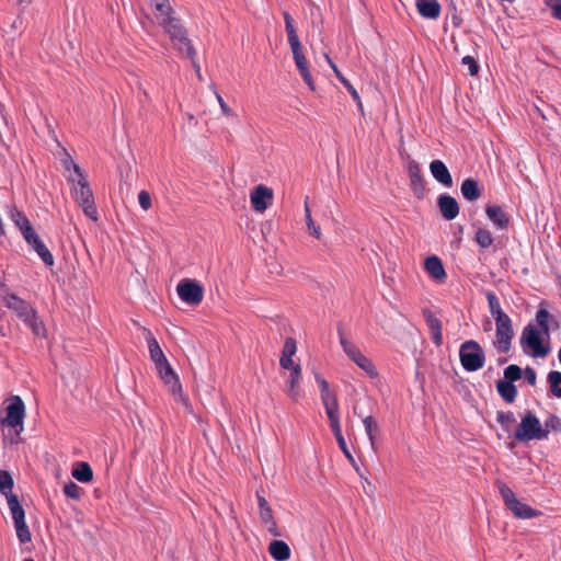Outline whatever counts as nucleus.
Segmentation results:
<instances>
[{
    "label": "nucleus",
    "mask_w": 561,
    "mask_h": 561,
    "mask_svg": "<svg viewBox=\"0 0 561 561\" xmlns=\"http://www.w3.org/2000/svg\"><path fill=\"white\" fill-rule=\"evenodd\" d=\"M550 321L556 323V328L559 327L558 321L549 313V311L540 307L536 312V322L540 327L543 334L549 336ZM520 344L526 351L529 348L531 356L545 357L549 347L543 346L541 332L537 330L531 323L527 324L520 336Z\"/></svg>",
    "instance_id": "obj_1"
},
{
    "label": "nucleus",
    "mask_w": 561,
    "mask_h": 561,
    "mask_svg": "<svg viewBox=\"0 0 561 561\" xmlns=\"http://www.w3.org/2000/svg\"><path fill=\"white\" fill-rule=\"evenodd\" d=\"M285 21V28L288 36V43L293 53V57L296 64V67L305 81V83L310 88V90H316L314 80L309 70L308 60L302 53V46L299 41L298 34L294 26V21L291 15L288 12H284L283 14Z\"/></svg>",
    "instance_id": "obj_2"
},
{
    "label": "nucleus",
    "mask_w": 561,
    "mask_h": 561,
    "mask_svg": "<svg viewBox=\"0 0 561 561\" xmlns=\"http://www.w3.org/2000/svg\"><path fill=\"white\" fill-rule=\"evenodd\" d=\"M67 179L72 184L71 195L73 199L79 204L87 217L96 221L98 210L85 175L79 174L78 178L68 175Z\"/></svg>",
    "instance_id": "obj_3"
},
{
    "label": "nucleus",
    "mask_w": 561,
    "mask_h": 561,
    "mask_svg": "<svg viewBox=\"0 0 561 561\" xmlns=\"http://www.w3.org/2000/svg\"><path fill=\"white\" fill-rule=\"evenodd\" d=\"M549 430L543 428L540 420L530 411H527L514 433V438L518 442L542 440L547 439Z\"/></svg>",
    "instance_id": "obj_4"
},
{
    "label": "nucleus",
    "mask_w": 561,
    "mask_h": 561,
    "mask_svg": "<svg viewBox=\"0 0 561 561\" xmlns=\"http://www.w3.org/2000/svg\"><path fill=\"white\" fill-rule=\"evenodd\" d=\"M164 32L169 35L173 47L180 53L185 54V56L191 59L193 67L196 72L199 73V65L196 62V50L187 37V32L185 27L182 25L181 20L170 24L169 26L163 28Z\"/></svg>",
    "instance_id": "obj_5"
},
{
    "label": "nucleus",
    "mask_w": 561,
    "mask_h": 561,
    "mask_svg": "<svg viewBox=\"0 0 561 561\" xmlns=\"http://www.w3.org/2000/svg\"><path fill=\"white\" fill-rule=\"evenodd\" d=\"M495 485L506 508L510 510L516 518L530 519L540 515V512L517 500L514 491L505 482L497 480Z\"/></svg>",
    "instance_id": "obj_6"
},
{
    "label": "nucleus",
    "mask_w": 561,
    "mask_h": 561,
    "mask_svg": "<svg viewBox=\"0 0 561 561\" xmlns=\"http://www.w3.org/2000/svg\"><path fill=\"white\" fill-rule=\"evenodd\" d=\"M461 366L467 371H477L484 366L485 355L481 345L473 340L465 341L459 348Z\"/></svg>",
    "instance_id": "obj_7"
},
{
    "label": "nucleus",
    "mask_w": 561,
    "mask_h": 561,
    "mask_svg": "<svg viewBox=\"0 0 561 561\" xmlns=\"http://www.w3.org/2000/svg\"><path fill=\"white\" fill-rule=\"evenodd\" d=\"M5 413V417L1 420V425L13 428L19 437L24 430L25 405L23 400L19 396L12 397Z\"/></svg>",
    "instance_id": "obj_8"
},
{
    "label": "nucleus",
    "mask_w": 561,
    "mask_h": 561,
    "mask_svg": "<svg viewBox=\"0 0 561 561\" xmlns=\"http://www.w3.org/2000/svg\"><path fill=\"white\" fill-rule=\"evenodd\" d=\"M494 320L496 325L494 346L499 353H507L511 350L514 337L512 320L507 314Z\"/></svg>",
    "instance_id": "obj_9"
},
{
    "label": "nucleus",
    "mask_w": 561,
    "mask_h": 561,
    "mask_svg": "<svg viewBox=\"0 0 561 561\" xmlns=\"http://www.w3.org/2000/svg\"><path fill=\"white\" fill-rule=\"evenodd\" d=\"M9 510L14 523L15 533L21 543L30 542L32 539L31 531L25 522V512L21 506L18 496L9 497Z\"/></svg>",
    "instance_id": "obj_10"
},
{
    "label": "nucleus",
    "mask_w": 561,
    "mask_h": 561,
    "mask_svg": "<svg viewBox=\"0 0 561 561\" xmlns=\"http://www.w3.org/2000/svg\"><path fill=\"white\" fill-rule=\"evenodd\" d=\"M340 343L346 355L370 378H376L378 376V371L373 362L366 357L354 343L345 339L342 334L340 335Z\"/></svg>",
    "instance_id": "obj_11"
},
{
    "label": "nucleus",
    "mask_w": 561,
    "mask_h": 561,
    "mask_svg": "<svg viewBox=\"0 0 561 561\" xmlns=\"http://www.w3.org/2000/svg\"><path fill=\"white\" fill-rule=\"evenodd\" d=\"M179 297L186 304L196 306L199 305L204 298L203 287L191 278H183L176 286Z\"/></svg>",
    "instance_id": "obj_12"
},
{
    "label": "nucleus",
    "mask_w": 561,
    "mask_h": 561,
    "mask_svg": "<svg viewBox=\"0 0 561 561\" xmlns=\"http://www.w3.org/2000/svg\"><path fill=\"white\" fill-rule=\"evenodd\" d=\"M316 381L320 388L321 401L325 409L328 419H334L336 416H340L336 394L332 390H330L328 381L318 374L316 375Z\"/></svg>",
    "instance_id": "obj_13"
},
{
    "label": "nucleus",
    "mask_w": 561,
    "mask_h": 561,
    "mask_svg": "<svg viewBox=\"0 0 561 561\" xmlns=\"http://www.w3.org/2000/svg\"><path fill=\"white\" fill-rule=\"evenodd\" d=\"M156 370L162 381L170 387L173 394L181 393L182 386L179 381L178 375L169 364L167 357L164 359L153 362Z\"/></svg>",
    "instance_id": "obj_14"
},
{
    "label": "nucleus",
    "mask_w": 561,
    "mask_h": 561,
    "mask_svg": "<svg viewBox=\"0 0 561 561\" xmlns=\"http://www.w3.org/2000/svg\"><path fill=\"white\" fill-rule=\"evenodd\" d=\"M149 9L151 10L153 19L162 28L180 20L171 2L157 3V5L150 7Z\"/></svg>",
    "instance_id": "obj_15"
},
{
    "label": "nucleus",
    "mask_w": 561,
    "mask_h": 561,
    "mask_svg": "<svg viewBox=\"0 0 561 561\" xmlns=\"http://www.w3.org/2000/svg\"><path fill=\"white\" fill-rule=\"evenodd\" d=\"M26 243L33 248V250L38 254L42 261L47 265L51 266L54 264V256L47 247L42 242L38 234L34 229L28 231L23 236Z\"/></svg>",
    "instance_id": "obj_16"
},
{
    "label": "nucleus",
    "mask_w": 561,
    "mask_h": 561,
    "mask_svg": "<svg viewBox=\"0 0 561 561\" xmlns=\"http://www.w3.org/2000/svg\"><path fill=\"white\" fill-rule=\"evenodd\" d=\"M250 199L252 208L257 213H263L273 199V191L261 184L251 192Z\"/></svg>",
    "instance_id": "obj_17"
},
{
    "label": "nucleus",
    "mask_w": 561,
    "mask_h": 561,
    "mask_svg": "<svg viewBox=\"0 0 561 561\" xmlns=\"http://www.w3.org/2000/svg\"><path fill=\"white\" fill-rule=\"evenodd\" d=\"M256 499H257V505H259V513L262 524L267 528V530L274 535L279 536V533L277 530L276 522L273 517V512L271 506L268 505L266 499L261 495V493L256 492Z\"/></svg>",
    "instance_id": "obj_18"
},
{
    "label": "nucleus",
    "mask_w": 561,
    "mask_h": 561,
    "mask_svg": "<svg viewBox=\"0 0 561 561\" xmlns=\"http://www.w3.org/2000/svg\"><path fill=\"white\" fill-rule=\"evenodd\" d=\"M408 169L412 191L416 198L422 199L425 195V182L423 180L419 163L416 161H411Z\"/></svg>",
    "instance_id": "obj_19"
},
{
    "label": "nucleus",
    "mask_w": 561,
    "mask_h": 561,
    "mask_svg": "<svg viewBox=\"0 0 561 561\" xmlns=\"http://www.w3.org/2000/svg\"><path fill=\"white\" fill-rule=\"evenodd\" d=\"M437 205L442 216L446 220L455 219L459 214V205L457 201L447 194H443L438 196Z\"/></svg>",
    "instance_id": "obj_20"
},
{
    "label": "nucleus",
    "mask_w": 561,
    "mask_h": 561,
    "mask_svg": "<svg viewBox=\"0 0 561 561\" xmlns=\"http://www.w3.org/2000/svg\"><path fill=\"white\" fill-rule=\"evenodd\" d=\"M3 301L7 308L14 311L20 319L34 310L27 301L21 299L14 294H7L3 296Z\"/></svg>",
    "instance_id": "obj_21"
},
{
    "label": "nucleus",
    "mask_w": 561,
    "mask_h": 561,
    "mask_svg": "<svg viewBox=\"0 0 561 561\" xmlns=\"http://www.w3.org/2000/svg\"><path fill=\"white\" fill-rule=\"evenodd\" d=\"M423 316L431 331L432 341L435 343L436 346H440L443 343L442 321L438 318H436L435 314L428 309H425L423 311Z\"/></svg>",
    "instance_id": "obj_22"
},
{
    "label": "nucleus",
    "mask_w": 561,
    "mask_h": 561,
    "mask_svg": "<svg viewBox=\"0 0 561 561\" xmlns=\"http://www.w3.org/2000/svg\"><path fill=\"white\" fill-rule=\"evenodd\" d=\"M430 171L433 178L440 184L450 187L453 185V178L442 160H433L430 163Z\"/></svg>",
    "instance_id": "obj_23"
},
{
    "label": "nucleus",
    "mask_w": 561,
    "mask_h": 561,
    "mask_svg": "<svg viewBox=\"0 0 561 561\" xmlns=\"http://www.w3.org/2000/svg\"><path fill=\"white\" fill-rule=\"evenodd\" d=\"M329 423H330V427L333 432V435L336 439V443L340 447V449L343 451V454L345 455V457L347 458V460L353 465V467H357L355 465V459L353 457V455L351 454V451L348 450L347 448V445H346V442L344 439V436L342 434V430H341V424H340V416H336L334 419H329Z\"/></svg>",
    "instance_id": "obj_24"
},
{
    "label": "nucleus",
    "mask_w": 561,
    "mask_h": 561,
    "mask_svg": "<svg viewBox=\"0 0 561 561\" xmlns=\"http://www.w3.org/2000/svg\"><path fill=\"white\" fill-rule=\"evenodd\" d=\"M424 267L433 279L439 283H444L446 280L447 275L442 263V260L438 256H428L425 260Z\"/></svg>",
    "instance_id": "obj_25"
},
{
    "label": "nucleus",
    "mask_w": 561,
    "mask_h": 561,
    "mask_svg": "<svg viewBox=\"0 0 561 561\" xmlns=\"http://www.w3.org/2000/svg\"><path fill=\"white\" fill-rule=\"evenodd\" d=\"M416 9L425 19L436 20L440 14V4L437 0H416Z\"/></svg>",
    "instance_id": "obj_26"
},
{
    "label": "nucleus",
    "mask_w": 561,
    "mask_h": 561,
    "mask_svg": "<svg viewBox=\"0 0 561 561\" xmlns=\"http://www.w3.org/2000/svg\"><path fill=\"white\" fill-rule=\"evenodd\" d=\"M301 380V366H295L290 370L289 378L287 380L286 393L293 401H298L300 398L299 383Z\"/></svg>",
    "instance_id": "obj_27"
},
{
    "label": "nucleus",
    "mask_w": 561,
    "mask_h": 561,
    "mask_svg": "<svg viewBox=\"0 0 561 561\" xmlns=\"http://www.w3.org/2000/svg\"><path fill=\"white\" fill-rule=\"evenodd\" d=\"M488 218L500 229L507 228L510 218L506 213L496 205L488 206L485 209Z\"/></svg>",
    "instance_id": "obj_28"
},
{
    "label": "nucleus",
    "mask_w": 561,
    "mask_h": 561,
    "mask_svg": "<svg viewBox=\"0 0 561 561\" xmlns=\"http://www.w3.org/2000/svg\"><path fill=\"white\" fill-rule=\"evenodd\" d=\"M8 216L14 222L16 228L21 231L22 236H24L25 233L33 229L27 217L18 208H10V210L8 211Z\"/></svg>",
    "instance_id": "obj_29"
},
{
    "label": "nucleus",
    "mask_w": 561,
    "mask_h": 561,
    "mask_svg": "<svg viewBox=\"0 0 561 561\" xmlns=\"http://www.w3.org/2000/svg\"><path fill=\"white\" fill-rule=\"evenodd\" d=\"M268 552L276 561H286L290 557L288 545L282 540L272 541L268 546Z\"/></svg>",
    "instance_id": "obj_30"
},
{
    "label": "nucleus",
    "mask_w": 561,
    "mask_h": 561,
    "mask_svg": "<svg viewBox=\"0 0 561 561\" xmlns=\"http://www.w3.org/2000/svg\"><path fill=\"white\" fill-rule=\"evenodd\" d=\"M462 196L470 202L477 201L481 197V190L478 182L473 179H466L460 186Z\"/></svg>",
    "instance_id": "obj_31"
},
{
    "label": "nucleus",
    "mask_w": 561,
    "mask_h": 561,
    "mask_svg": "<svg viewBox=\"0 0 561 561\" xmlns=\"http://www.w3.org/2000/svg\"><path fill=\"white\" fill-rule=\"evenodd\" d=\"M142 332L146 333L145 337H146V341L148 344V351H149L150 359L152 360V363L156 360L164 359L165 355H164L160 344L158 343L156 337L152 335V333L145 328H142Z\"/></svg>",
    "instance_id": "obj_32"
},
{
    "label": "nucleus",
    "mask_w": 561,
    "mask_h": 561,
    "mask_svg": "<svg viewBox=\"0 0 561 561\" xmlns=\"http://www.w3.org/2000/svg\"><path fill=\"white\" fill-rule=\"evenodd\" d=\"M496 390L506 403H513L517 397V388L514 383L502 379L496 381Z\"/></svg>",
    "instance_id": "obj_33"
},
{
    "label": "nucleus",
    "mask_w": 561,
    "mask_h": 561,
    "mask_svg": "<svg viewBox=\"0 0 561 561\" xmlns=\"http://www.w3.org/2000/svg\"><path fill=\"white\" fill-rule=\"evenodd\" d=\"M363 424L365 427V432L368 436V439L370 442V446L374 450H376V440L380 433L379 425L375 417H373L371 415L363 417Z\"/></svg>",
    "instance_id": "obj_34"
},
{
    "label": "nucleus",
    "mask_w": 561,
    "mask_h": 561,
    "mask_svg": "<svg viewBox=\"0 0 561 561\" xmlns=\"http://www.w3.org/2000/svg\"><path fill=\"white\" fill-rule=\"evenodd\" d=\"M332 70L334 71L336 78L340 80V82L345 87V89L351 94L352 99L356 102L358 108L363 111V103L359 98V94L357 90L354 88V85L342 75V72L339 70L337 66L335 64H332Z\"/></svg>",
    "instance_id": "obj_35"
},
{
    "label": "nucleus",
    "mask_w": 561,
    "mask_h": 561,
    "mask_svg": "<svg viewBox=\"0 0 561 561\" xmlns=\"http://www.w3.org/2000/svg\"><path fill=\"white\" fill-rule=\"evenodd\" d=\"M308 199H309V197L307 196L305 198V218H306L307 228L311 236H313L316 239H320L322 236L321 228L319 225H317L313 221V219L311 217V210L309 207Z\"/></svg>",
    "instance_id": "obj_36"
},
{
    "label": "nucleus",
    "mask_w": 561,
    "mask_h": 561,
    "mask_svg": "<svg viewBox=\"0 0 561 561\" xmlns=\"http://www.w3.org/2000/svg\"><path fill=\"white\" fill-rule=\"evenodd\" d=\"M72 477L80 482H90L93 478V472L87 462H80L72 470Z\"/></svg>",
    "instance_id": "obj_37"
},
{
    "label": "nucleus",
    "mask_w": 561,
    "mask_h": 561,
    "mask_svg": "<svg viewBox=\"0 0 561 561\" xmlns=\"http://www.w3.org/2000/svg\"><path fill=\"white\" fill-rule=\"evenodd\" d=\"M13 488V479L8 471H0V492L7 497L9 503L10 496H16L11 492Z\"/></svg>",
    "instance_id": "obj_38"
},
{
    "label": "nucleus",
    "mask_w": 561,
    "mask_h": 561,
    "mask_svg": "<svg viewBox=\"0 0 561 561\" xmlns=\"http://www.w3.org/2000/svg\"><path fill=\"white\" fill-rule=\"evenodd\" d=\"M547 381L551 393L557 398H561V373L551 370L547 376Z\"/></svg>",
    "instance_id": "obj_39"
},
{
    "label": "nucleus",
    "mask_w": 561,
    "mask_h": 561,
    "mask_svg": "<svg viewBox=\"0 0 561 561\" xmlns=\"http://www.w3.org/2000/svg\"><path fill=\"white\" fill-rule=\"evenodd\" d=\"M496 421L501 424L503 431L510 433L513 424L516 422V419L514 413L511 411H499L496 413Z\"/></svg>",
    "instance_id": "obj_40"
},
{
    "label": "nucleus",
    "mask_w": 561,
    "mask_h": 561,
    "mask_svg": "<svg viewBox=\"0 0 561 561\" xmlns=\"http://www.w3.org/2000/svg\"><path fill=\"white\" fill-rule=\"evenodd\" d=\"M486 300H488V304H489L490 313L493 317V319L506 314L502 310L500 300H499V298L496 297V295L494 293H491V291L488 293L486 294Z\"/></svg>",
    "instance_id": "obj_41"
},
{
    "label": "nucleus",
    "mask_w": 561,
    "mask_h": 561,
    "mask_svg": "<svg viewBox=\"0 0 561 561\" xmlns=\"http://www.w3.org/2000/svg\"><path fill=\"white\" fill-rule=\"evenodd\" d=\"M474 240L482 249L489 248L493 243L492 233L485 228L477 229Z\"/></svg>",
    "instance_id": "obj_42"
},
{
    "label": "nucleus",
    "mask_w": 561,
    "mask_h": 561,
    "mask_svg": "<svg viewBox=\"0 0 561 561\" xmlns=\"http://www.w3.org/2000/svg\"><path fill=\"white\" fill-rule=\"evenodd\" d=\"M522 376L523 369L518 365L512 364L504 369V378L502 380L514 383L519 380Z\"/></svg>",
    "instance_id": "obj_43"
},
{
    "label": "nucleus",
    "mask_w": 561,
    "mask_h": 561,
    "mask_svg": "<svg viewBox=\"0 0 561 561\" xmlns=\"http://www.w3.org/2000/svg\"><path fill=\"white\" fill-rule=\"evenodd\" d=\"M62 164L66 171L68 172V175H73L75 178H78L79 174H84L81 168L69 156H67L62 160Z\"/></svg>",
    "instance_id": "obj_44"
},
{
    "label": "nucleus",
    "mask_w": 561,
    "mask_h": 561,
    "mask_svg": "<svg viewBox=\"0 0 561 561\" xmlns=\"http://www.w3.org/2000/svg\"><path fill=\"white\" fill-rule=\"evenodd\" d=\"M28 328L32 330L33 334L38 337H46V335H47L46 327H45L44 322L39 319V317L34 319L30 323Z\"/></svg>",
    "instance_id": "obj_45"
},
{
    "label": "nucleus",
    "mask_w": 561,
    "mask_h": 561,
    "mask_svg": "<svg viewBox=\"0 0 561 561\" xmlns=\"http://www.w3.org/2000/svg\"><path fill=\"white\" fill-rule=\"evenodd\" d=\"M81 489L72 481H69L64 485V493L70 499H79Z\"/></svg>",
    "instance_id": "obj_46"
},
{
    "label": "nucleus",
    "mask_w": 561,
    "mask_h": 561,
    "mask_svg": "<svg viewBox=\"0 0 561 561\" xmlns=\"http://www.w3.org/2000/svg\"><path fill=\"white\" fill-rule=\"evenodd\" d=\"M297 351L296 341L293 337L286 339L280 357H293Z\"/></svg>",
    "instance_id": "obj_47"
},
{
    "label": "nucleus",
    "mask_w": 561,
    "mask_h": 561,
    "mask_svg": "<svg viewBox=\"0 0 561 561\" xmlns=\"http://www.w3.org/2000/svg\"><path fill=\"white\" fill-rule=\"evenodd\" d=\"M461 64L468 66V73L470 76H476L479 72V65L476 59L471 56H465L461 60Z\"/></svg>",
    "instance_id": "obj_48"
},
{
    "label": "nucleus",
    "mask_w": 561,
    "mask_h": 561,
    "mask_svg": "<svg viewBox=\"0 0 561 561\" xmlns=\"http://www.w3.org/2000/svg\"><path fill=\"white\" fill-rule=\"evenodd\" d=\"M547 4L551 9L552 16L561 21V0H549Z\"/></svg>",
    "instance_id": "obj_49"
},
{
    "label": "nucleus",
    "mask_w": 561,
    "mask_h": 561,
    "mask_svg": "<svg viewBox=\"0 0 561 561\" xmlns=\"http://www.w3.org/2000/svg\"><path fill=\"white\" fill-rule=\"evenodd\" d=\"M523 374H524V377H525V380L526 382L529 385V386H536V382H537V374H536V370L533 368V367H526L524 370H523Z\"/></svg>",
    "instance_id": "obj_50"
},
{
    "label": "nucleus",
    "mask_w": 561,
    "mask_h": 561,
    "mask_svg": "<svg viewBox=\"0 0 561 561\" xmlns=\"http://www.w3.org/2000/svg\"><path fill=\"white\" fill-rule=\"evenodd\" d=\"M561 426V423H560V420L558 416L556 415H551L549 419H547L545 421V426L543 428H547L549 430V432L552 430V431H556L558 430L559 427Z\"/></svg>",
    "instance_id": "obj_51"
},
{
    "label": "nucleus",
    "mask_w": 561,
    "mask_h": 561,
    "mask_svg": "<svg viewBox=\"0 0 561 561\" xmlns=\"http://www.w3.org/2000/svg\"><path fill=\"white\" fill-rule=\"evenodd\" d=\"M279 365L284 369L293 370L295 366H300L294 363L293 357H280Z\"/></svg>",
    "instance_id": "obj_52"
},
{
    "label": "nucleus",
    "mask_w": 561,
    "mask_h": 561,
    "mask_svg": "<svg viewBox=\"0 0 561 561\" xmlns=\"http://www.w3.org/2000/svg\"><path fill=\"white\" fill-rule=\"evenodd\" d=\"M216 98H217V101H218V103L220 105V108H221L222 113L225 115H231L232 114L231 108L227 105V103L224 101L221 95L217 94Z\"/></svg>",
    "instance_id": "obj_53"
},
{
    "label": "nucleus",
    "mask_w": 561,
    "mask_h": 561,
    "mask_svg": "<svg viewBox=\"0 0 561 561\" xmlns=\"http://www.w3.org/2000/svg\"><path fill=\"white\" fill-rule=\"evenodd\" d=\"M38 317L36 310H32V312H28L27 316H24L21 318V320L28 327L30 323Z\"/></svg>",
    "instance_id": "obj_54"
},
{
    "label": "nucleus",
    "mask_w": 561,
    "mask_h": 561,
    "mask_svg": "<svg viewBox=\"0 0 561 561\" xmlns=\"http://www.w3.org/2000/svg\"><path fill=\"white\" fill-rule=\"evenodd\" d=\"M151 207V197L149 193L142 191V209H148Z\"/></svg>",
    "instance_id": "obj_55"
},
{
    "label": "nucleus",
    "mask_w": 561,
    "mask_h": 561,
    "mask_svg": "<svg viewBox=\"0 0 561 561\" xmlns=\"http://www.w3.org/2000/svg\"><path fill=\"white\" fill-rule=\"evenodd\" d=\"M355 470L358 472V474L360 476V478L363 479L364 483H366V488H370V489H375L374 485L371 484V482L367 479V478H364L363 474L360 473L359 471V468L358 467H355Z\"/></svg>",
    "instance_id": "obj_56"
},
{
    "label": "nucleus",
    "mask_w": 561,
    "mask_h": 561,
    "mask_svg": "<svg viewBox=\"0 0 561 561\" xmlns=\"http://www.w3.org/2000/svg\"><path fill=\"white\" fill-rule=\"evenodd\" d=\"M148 1V7H153V5H157V3L161 4V3H168V2H171V0H147Z\"/></svg>",
    "instance_id": "obj_57"
},
{
    "label": "nucleus",
    "mask_w": 561,
    "mask_h": 561,
    "mask_svg": "<svg viewBox=\"0 0 561 561\" xmlns=\"http://www.w3.org/2000/svg\"><path fill=\"white\" fill-rule=\"evenodd\" d=\"M325 60L328 61V64L330 65V67L332 68V64H335L329 55H325Z\"/></svg>",
    "instance_id": "obj_58"
},
{
    "label": "nucleus",
    "mask_w": 561,
    "mask_h": 561,
    "mask_svg": "<svg viewBox=\"0 0 561 561\" xmlns=\"http://www.w3.org/2000/svg\"><path fill=\"white\" fill-rule=\"evenodd\" d=\"M558 358H559V362L561 364V346H560V350H559V353H558Z\"/></svg>",
    "instance_id": "obj_59"
},
{
    "label": "nucleus",
    "mask_w": 561,
    "mask_h": 561,
    "mask_svg": "<svg viewBox=\"0 0 561 561\" xmlns=\"http://www.w3.org/2000/svg\"><path fill=\"white\" fill-rule=\"evenodd\" d=\"M24 561H34L33 559H25Z\"/></svg>",
    "instance_id": "obj_60"
},
{
    "label": "nucleus",
    "mask_w": 561,
    "mask_h": 561,
    "mask_svg": "<svg viewBox=\"0 0 561 561\" xmlns=\"http://www.w3.org/2000/svg\"><path fill=\"white\" fill-rule=\"evenodd\" d=\"M0 287H4V285L0 282Z\"/></svg>",
    "instance_id": "obj_61"
},
{
    "label": "nucleus",
    "mask_w": 561,
    "mask_h": 561,
    "mask_svg": "<svg viewBox=\"0 0 561 561\" xmlns=\"http://www.w3.org/2000/svg\"><path fill=\"white\" fill-rule=\"evenodd\" d=\"M0 287H4V285L0 282Z\"/></svg>",
    "instance_id": "obj_62"
}]
</instances>
